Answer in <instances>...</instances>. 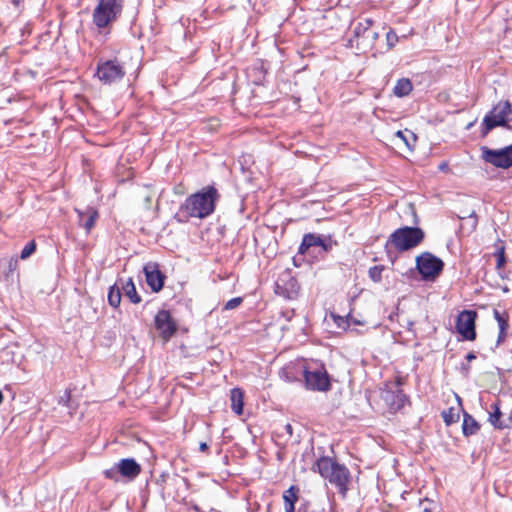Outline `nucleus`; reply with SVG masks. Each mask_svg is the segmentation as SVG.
<instances>
[{"mask_svg": "<svg viewBox=\"0 0 512 512\" xmlns=\"http://www.w3.org/2000/svg\"><path fill=\"white\" fill-rule=\"evenodd\" d=\"M387 45L389 48L395 46L398 41V36L393 30H389L386 34Z\"/></svg>", "mask_w": 512, "mask_h": 512, "instance_id": "nucleus-36", "label": "nucleus"}, {"mask_svg": "<svg viewBox=\"0 0 512 512\" xmlns=\"http://www.w3.org/2000/svg\"><path fill=\"white\" fill-rule=\"evenodd\" d=\"M463 369L468 370V366H462Z\"/></svg>", "mask_w": 512, "mask_h": 512, "instance_id": "nucleus-48", "label": "nucleus"}, {"mask_svg": "<svg viewBox=\"0 0 512 512\" xmlns=\"http://www.w3.org/2000/svg\"><path fill=\"white\" fill-rule=\"evenodd\" d=\"M299 489L296 486H291L283 493V500L285 506V512H294L295 503L298 500Z\"/></svg>", "mask_w": 512, "mask_h": 512, "instance_id": "nucleus-23", "label": "nucleus"}, {"mask_svg": "<svg viewBox=\"0 0 512 512\" xmlns=\"http://www.w3.org/2000/svg\"><path fill=\"white\" fill-rule=\"evenodd\" d=\"M18 266V258H2L0 259V280L8 281L16 271Z\"/></svg>", "mask_w": 512, "mask_h": 512, "instance_id": "nucleus-19", "label": "nucleus"}, {"mask_svg": "<svg viewBox=\"0 0 512 512\" xmlns=\"http://www.w3.org/2000/svg\"><path fill=\"white\" fill-rule=\"evenodd\" d=\"M208 448L209 447H208L207 443H205V442L200 443V446H199L200 451L205 452L208 450Z\"/></svg>", "mask_w": 512, "mask_h": 512, "instance_id": "nucleus-40", "label": "nucleus"}, {"mask_svg": "<svg viewBox=\"0 0 512 512\" xmlns=\"http://www.w3.org/2000/svg\"><path fill=\"white\" fill-rule=\"evenodd\" d=\"M459 218L461 220H467L466 225H468L470 231H475L476 230L478 220H477V215H476L475 210H472L471 212H469L465 216H459Z\"/></svg>", "mask_w": 512, "mask_h": 512, "instance_id": "nucleus-30", "label": "nucleus"}, {"mask_svg": "<svg viewBox=\"0 0 512 512\" xmlns=\"http://www.w3.org/2000/svg\"><path fill=\"white\" fill-rule=\"evenodd\" d=\"M494 317L498 322L499 330H507L508 317L504 314H501L498 310H494Z\"/></svg>", "mask_w": 512, "mask_h": 512, "instance_id": "nucleus-32", "label": "nucleus"}, {"mask_svg": "<svg viewBox=\"0 0 512 512\" xmlns=\"http://www.w3.org/2000/svg\"><path fill=\"white\" fill-rule=\"evenodd\" d=\"M383 270H384V266L375 265V266H372L369 268L368 275L373 282L379 283L382 280Z\"/></svg>", "mask_w": 512, "mask_h": 512, "instance_id": "nucleus-29", "label": "nucleus"}, {"mask_svg": "<svg viewBox=\"0 0 512 512\" xmlns=\"http://www.w3.org/2000/svg\"><path fill=\"white\" fill-rule=\"evenodd\" d=\"M381 398L384 402L389 406L390 410L398 411L400 410L407 398L402 390L395 387V389H385L381 392Z\"/></svg>", "mask_w": 512, "mask_h": 512, "instance_id": "nucleus-16", "label": "nucleus"}, {"mask_svg": "<svg viewBox=\"0 0 512 512\" xmlns=\"http://www.w3.org/2000/svg\"><path fill=\"white\" fill-rule=\"evenodd\" d=\"M124 295L132 302L133 304H139L141 302V297L136 291L135 284L132 278H129L125 284L122 285V289Z\"/></svg>", "mask_w": 512, "mask_h": 512, "instance_id": "nucleus-24", "label": "nucleus"}, {"mask_svg": "<svg viewBox=\"0 0 512 512\" xmlns=\"http://www.w3.org/2000/svg\"><path fill=\"white\" fill-rule=\"evenodd\" d=\"M482 159L494 167L508 169L512 167V144L501 149L481 147Z\"/></svg>", "mask_w": 512, "mask_h": 512, "instance_id": "nucleus-9", "label": "nucleus"}, {"mask_svg": "<svg viewBox=\"0 0 512 512\" xmlns=\"http://www.w3.org/2000/svg\"><path fill=\"white\" fill-rule=\"evenodd\" d=\"M243 398L244 393L242 389L240 388H233L230 391V400H231V409L232 411L237 414L241 415L243 413Z\"/></svg>", "mask_w": 512, "mask_h": 512, "instance_id": "nucleus-21", "label": "nucleus"}, {"mask_svg": "<svg viewBox=\"0 0 512 512\" xmlns=\"http://www.w3.org/2000/svg\"><path fill=\"white\" fill-rule=\"evenodd\" d=\"M506 330H499V335L497 339V344H500L506 338Z\"/></svg>", "mask_w": 512, "mask_h": 512, "instance_id": "nucleus-37", "label": "nucleus"}, {"mask_svg": "<svg viewBox=\"0 0 512 512\" xmlns=\"http://www.w3.org/2000/svg\"><path fill=\"white\" fill-rule=\"evenodd\" d=\"M425 233L419 227L405 226L396 229L389 237V243L397 251L403 252L415 248L424 239Z\"/></svg>", "mask_w": 512, "mask_h": 512, "instance_id": "nucleus-5", "label": "nucleus"}, {"mask_svg": "<svg viewBox=\"0 0 512 512\" xmlns=\"http://www.w3.org/2000/svg\"><path fill=\"white\" fill-rule=\"evenodd\" d=\"M11 2L17 7L19 6L21 0H11Z\"/></svg>", "mask_w": 512, "mask_h": 512, "instance_id": "nucleus-43", "label": "nucleus"}, {"mask_svg": "<svg viewBox=\"0 0 512 512\" xmlns=\"http://www.w3.org/2000/svg\"><path fill=\"white\" fill-rule=\"evenodd\" d=\"M193 510H195V511H198V512H199V511H200V507H199L198 505H194V506H193Z\"/></svg>", "mask_w": 512, "mask_h": 512, "instance_id": "nucleus-44", "label": "nucleus"}, {"mask_svg": "<svg viewBox=\"0 0 512 512\" xmlns=\"http://www.w3.org/2000/svg\"><path fill=\"white\" fill-rule=\"evenodd\" d=\"M316 468L322 477L337 487L339 493L346 494L350 472L344 465L333 461L329 457H321L316 462Z\"/></svg>", "mask_w": 512, "mask_h": 512, "instance_id": "nucleus-2", "label": "nucleus"}, {"mask_svg": "<svg viewBox=\"0 0 512 512\" xmlns=\"http://www.w3.org/2000/svg\"><path fill=\"white\" fill-rule=\"evenodd\" d=\"M96 76L103 84L110 85L121 81L125 70L117 60H106L98 63Z\"/></svg>", "mask_w": 512, "mask_h": 512, "instance_id": "nucleus-10", "label": "nucleus"}, {"mask_svg": "<svg viewBox=\"0 0 512 512\" xmlns=\"http://www.w3.org/2000/svg\"><path fill=\"white\" fill-rule=\"evenodd\" d=\"M108 302L114 308H117L121 303V289L116 284L109 288Z\"/></svg>", "mask_w": 512, "mask_h": 512, "instance_id": "nucleus-26", "label": "nucleus"}, {"mask_svg": "<svg viewBox=\"0 0 512 512\" xmlns=\"http://www.w3.org/2000/svg\"><path fill=\"white\" fill-rule=\"evenodd\" d=\"M474 359H476V355H475L473 352H469V353L466 355V360H467V361H469V362H470V361H472V360H474Z\"/></svg>", "mask_w": 512, "mask_h": 512, "instance_id": "nucleus-39", "label": "nucleus"}, {"mask_svg": "<svg viewBox=\"0 0 512 512\" xmlns=\"http://www.w3.org/2000/svg\"><path fill=\"white\" fill-rule=\"evenodd\" d=\"M416 268L423 281H435L443 271L444 262L430 252H423L416 257Z\"/></svg>", "mask_w": 512, "mask_h": 512, "instance_id": "nucleus-7", "label": "nucleus"}, {"mask_svg": "<svg viewBox=\"0 0 512 512\" xmlns=\"http://www.w3.org/2000/svg\"><path fill=\"white\" fill-rule=\"evenodd\" d=\"M488 421L494 428L499 430L508 427L506 421L502 420V412L500 410L499 401H495L490 405Z\"/></svg>", "mask_w": 512, "mask_h": 512, "instance_id": "nucleus-20", "label": "nucleus"}, {"mask_svg": "<svg viewBox=\"0 0 512 512\" xmlns=\"http://www.w3.org/2000/svg\"><path fill=\"white\" fill-rule=\"evenodd\" d=\"M333 243L327 241L323 236L307 233L303 236L302 242L298 248L299 254H306L312 248H321L323 252H328L332 249Z\"/></svg>", "mask_w": 512, "mask_h": 512, "instance_id": "nucleus-13", "label": "nucleus"}, {"mask_svg": "<svg viewBox=\"0 0 512 512\" xmlns=\"http://www.w3.org/2000/svg\"><path fill=\"white\" fill-rule=\"evenodd\" d=\"M412 88L411 81L408 78H402L397 81L393 92L398 97H404L412 91Z\"/></svg>", "mask_w": 512, "mask_h": 512, "instance_id": "nucleus-25", "label": "nucleus"}, {"mask_svg": "<svg viewBox=\"0 0 512 512\" xmlns=\"http://www.w3.org/2000/svg\"><path fill=\"white\" fill-rule=\"evenodd\" d=\"M373 20L364 18L353 27L352 37L348 40V46L355 48L359 53H366L372 50L379 32L373 29Z\"/></svg>", "mask_w": 512, "mask_h": 512, "instance_id": "nucleus-3", "label": "nucleus"}, {"mask_svg": "<svg viewBox=\"0 0 512 512\" xmlns=\"http://www.w3.org/2000/svg\"><path fill=\"white\" fill-rule=\"evenodd\" d=\"M479 429L480 424L475 420V418L467 412H464L462 424V431L464 436L469 437L471 435H475Z\"/></svg>", "mask_w": 512, "mask_h": 512, "instance_id": "nucleus-22", "label": "nucleus"}, {"mask_svg": "<svg viewBox=\"0 0 512 512\" xmlns=\"http://www.w3.org/2000/svg\"><path fill=\"white\" fill-rule=\"evenodd\" d=\"M300 286L290 273L282 274L276 281L275 292L287 299H295L298 296Z\"/></svg>", "mask_w": 512, "mask_h": 512, "instance_id": "nucleus-12", "label": "nucleus"}, {"mask_svg": "<svg viewBox=\"0 0 512 512\" xmlns=\"http://www.w3.org/2000/svg\"><path fill=\"white\" fill-rule=\"evenodd\" d=\"M123 0H99L93 10L92 20L98 29H106L122 14Z\"/></svg>", "mask_w": 512, "mask_h": 512, "instance_id": "nucleus-4", "label": "nucleus"}, {"mask_svg": "<svg viewBox=\"0 0 512 512\" xmlns=\"http://www.w3.org/2000/svg\"><path fill=\"white\" fill-rule=\"evenodd\" d=\"M512 115L509 101H500L484 117L481 125V136L486 137L496 127H510L508 125Z\"/></svg>", "mask_w": 512, "mask_h": 512, "instance_id": "nucleus-6", "label": "nucleus"}, {"mask_svg": "<svg viewBox=\"0 0 512 512\" xmlns=\"http://www.w3.org/2000/svg\"><path fill=\"white\" fill-rule=\"evenodd\" d=\"M494 255L496 256L497 258V261H496V269L499 271L501 270L505 264H506V257H505V247L504 245H500L496 248V251L494 253Z\"/></svg>", "mask_w": 512, "mask_h": 512, "instance_id": "nucleus-28", "label": "nucleus"}, {"mask_svg": "<svg viewBox=\"0 0 512 512\" xmlns=\"http://www.w3.org/2000/svg\"><path fill=\"white\" fill-rule=\"evenodd\" d=\"M155 327L165 339H169L177 330V325L167 310L158 311L155 316Z\"/></svg>", "mask_w": 512, "mask_h": 512, "instance_id": "nucleus-15", "label": "nucleus"}, {"mask_svg": "<svg viewBox=\"0 0 512 512\" xmlns=\"http://www.w3.org/2000/svg\"><path fill=\"white\" fill-rule=\"evenodd\" d=\"M104 475L108 479L118 481V475H120V471H118V464L110 469L105 470Z\"/></svg>", "mask_w": 512, "mask_h": 512, "instance_id": "nucleus-35", "label": "nucleus"}, {"mask_svg": "<svg viewBox=\"0 0 512 512\" xmlns=\"http://www.w3.org/2000/svg\"><path fill=\"white\" fill-rule=\"evenodd\" d=\"M146 283L153 292L162 290L165 281V275L161 272L159 264L155 262H148L144 268Z\"/></svg>", "mask_w": 512, "mask_h": 512, "instance_id": "nucleus-14", "label": "nucleus"}, {"mask_svg": "<svg viewBox=\"0 0 512 512\" xmlns=\"http://www.w3.org/2000/svg\"><path fill=\"white\" fill-rule=\"evenodd\" d=\"M242 302H243V298L242 297L232 298V299H230L229 301L226 302V304L224 305L223 309L224 310H233V309L239 307Z\"/></svg>", "mask_w": 512, "mask_h": 512, "instance_id": "nucleus-34", "label": "nucleus"}, {"mask_svg": "<svg viewBox=\"0 0 512 512\" xmlns=\"http://www.w3.org/2000/svg\"><path fill=\"white\" fill-rule=\"evenodd\" d=\"M3 401V393L0 391V404L2 403Z\"/></svg>", "mask_w": 512, "mask_h": 512, "instance_id": "nucleus-45", "label": "nucleus"}, {"mask_svg": "<svg viewBox=\"0 0 512 512\" xmlns=\"http://www.w3.org/2000/svg\"><path fill=\"white\" fill-rule=\"evenodd\" d=\"M420 507L422 512H439V506L433 501H429L428 499L422 501L420 503Z\"/></svg>", "mask_w": 512, "mask_h": 512, "instance_id": "nucleus-33", "label": "nucleus"}, {"mask_svg": "<svg viewBox=\"0 0 512 512\" xmlns=\"http://www.w3.org/2000/svg\"><path fill=\"white\" fill-rule=\"evenodd\" d=\"M118 464V471L123 477L133 479L141 472L140 465L132 458L122 459Z\"/></svg>", "mask_w": 512, "mask_h": 512, "instance_id": "nucleus-18", "label": "nucleus"}, {"mask_svg": "<svg viewBox=\"0 0 512 512\" xmlns=\"http://www.w3.org/2000/svg\"><path fill=\"white\" fill-rule=\"evenodd\" d=\"M35 250H36V243H35V241L32 240V241L28 242L25 245V247L22 249L20 258L23 260L27 259L35 252Z\"/></svg>", "mask_w": 512, "mask_h": 512, "instance_id": "nucleus-31", "label": "nucleus"}, {"mask_svg": "<svg viewBox=\"0 0 512 512\" xmlns=\"http://www.w3.org/2000/svg\"><path fill=\"white\" fill-rule=\"evenodd\" d=\"M285 430H286V432H287L289 435H292L293 428H292V426H291L290 424H287V425L285 426Z\"/></svg>", "mask_w": 512, "mask_h": 512, "instance_id": "nucleus-41", "label": "nucleus"}, {"mask_svg": "<svg viewBox=\"0 0 512 512\" xmlns=\"http://www.w3.org/2000/svg\"><path fill=\"white\" fill-rule=\"evenodd\" d=\"M66 396H67V400H69V398H70V393H69V392H67V393H66Z\"/></svg>", "mask_w": 512, "mask_h": 512, "instance_id": "nucleus-46", "label": "nucleus"}, {"mask_svg": "<svg viewBox=\"0 0 512 512\" xmlns=\"http://www.w3.org/2000/svg\"><path fill=\"white\" fill-rule=\"evenodd\" d=\"M442 417L447 426L459 420V413L454 408H449L442 412Z\"/></svg>", "mask_w": 512, "mask_h": 512, "instance_id": "nucleus-27", "label": "nucleus"}, {"mask_svg": "<svg viewBox=\"0 0 512 512\" xmlns=\"http://www.w3.org/2000/svg\"><path fill=\"white\" fill-rule=\"evenodd\" d=\"M396 135H397L399 138H401L403 141H405V143L409 146L408 141H407V139H406V138H405V136H404V132H402V131H397Z\"/></svg>", "mask_w": 512, "mask_h": 512, "instance_id": "nucleus-38", "label": "nucleus"}, {"mask_svg": "<svg viewBox=\"0 0 512 512\" xmlns=\"http://www.w3.org/2000/svg\"><path fill=\"white\" fill-rule=\"evenodd\" d=\"M219 198L220 195L214 186L204 187L201 191L187 197L180 206L179 212L185 213L186 218L204 219L215 211Z\"/></svg>", "mask_w": 512, "mask_h": 512, "instance_id": "nucleus-1", "label": "nucleus"}, {"mask_svg": "<svg viewBox=\"0 0 512 512\" xmlns=\"http://www.w3.org/2000/svg\"><path fill=\"white\" fill-rule=\"evenodd\" d=\"M80 225L89 233L99 217L98 211L94 207H86L84 210L76 209Z\"/></svg>", "mask_w": 512, "mask_h": 512, "instance_id": "nucleus-17", "label": "nucleus"}, {"mask_svg": "<svg viewBox=\"0 0 512 512\" xmlns=\"http://www.w3.org/2000/svg\"><path fill=\"white\" fill-rule=\"evenodd\" d=\"M477 317V313L472 310H464L462 311L456 321V329L457 332L462 335V337L466 340H474L476 338L475 331V320Z\"/></svg>", "mask_w": 512, "mask_h": 512, "instance_id": "nucleus-11", "label": "nucleus"}, {"mask_svg": "<svg viewBox=\"0 0 512 512\" xmlns=\"http://www.w3.org/2000/svg\"><path fill=\"white\" fill-rule=\"evenodd\" d=\"M304 379L309 390L326 392L331 388L329 375L322 364L315 368H305Z\"/></svg>", "mask_w": 512, "mask_h": 512, "instance_id": "nucleus-8", "label": "nucleus"}, {"mask_svg": "<svg viewBox=\"0 0 512 512\" xmlns=\"http://www.w3.org/2000/svg\"><path fill=\"white\" fill-rule=\"evenodd\" d=\"M310 512H324V511H320V510H312Z\"/></svg>", "mask_w": 512, "mask_h": 512, "instance_id": "nucleus-47", "label": "nucleus"}, {"mask_svg": "<svg viewBox=\"0 0 512 512\" xmlns=\"http://www.w3.org/2000/svg\"><path fill=\"white\" fill-rule=\"evenodd\" d=\"M447 168H448V165H447L446 163H442V164H440V165H439V169H440V170H443V171H444V170H446Z\"/></svg>", "mask_w": 512, "mask_h": 512, "instance_id": "nucleus-42", "label": "nucleus"}]
</instances>
